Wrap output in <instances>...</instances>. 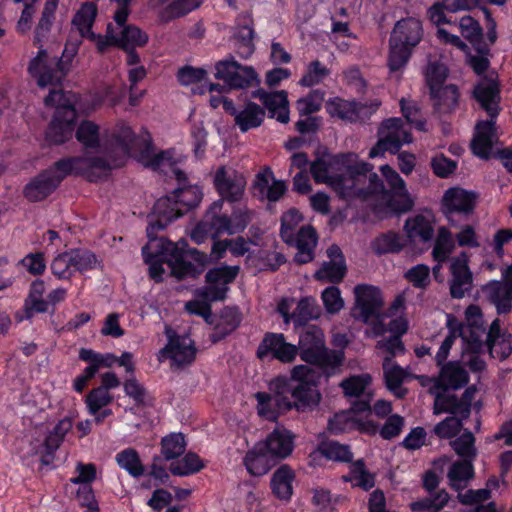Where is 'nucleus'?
<instances>
[{"label": "nucleus", "mask_w": 512, "mask_h": 512, "mask_svg": "<svg viewBox=\"0 0 512 512\" xmlns=\"http://www.w3.org/2000/svg\"><path fill=\"white\" fill-rule=\"evenodd\" d=\"M310 172L317 183L330 186L343 198H359L370 202L373 210L388 216L412 209L414 201L406 183L390 165L380 167L389 190L373 166L359 159L355 153L325 155L311 163Z\"/></svg>", "instance_id": "nucleus-1"}, {"label": "nucleus", "mask_w": 512, "mask_h": 512, "mask_svg": "<svg viewBox=\"0 0 512 512\" xmlns=\"http://www.w3.org/2000/svg\"><path fill=\"white\" fill-rule=\"evenodd\" d=\"M103 152L106 156L92 157L90 155L78 156L77 158L88 160V166L103 163L106 170L99 175L98 180L106 177L113 168L122 166L128 157H134L146 167L161 172H167L166 166H173L176 159L174 150L161 153H154L152 149L151 136L145 129L136 133L125 122H118L114 128L105 134Z\"/></svg>", "instance_id": "nucleus-2"}, {"label": "nucleus", "mask_w": 512, "mask_h": 512, "mask_svg": "<svg viewBox=\"0 0 512 512\" xmlns=\"http://www.w3.org/2000/svg\"><path fill=\"white\" fill-rule=\"evenodd\" d=\"M28 71L39 87L50 89L44 103L46 107L54 108L55 113L46 132V139L55 144L65 142L73 134L77 118V96L70 92L64 93L57 88L64 77L57 56H50L45 50L40 49L31 60Z\"/></svg>", "instance_id": "nucleus-3"}, {"label": "nucleus", "mask_w": 512, "mask_h": 512, "mask_svg": "<svg viewBox=\"0 0 512 512\" xmlns=\"http://www.w3.org/2000/svg\"><path fill=\"white\" fill-rule=\"evenodd\" d=\"M156 224L150 220L147 227L149 243L142 248V254L145 262L149 265V273L155 281H161L164 273L163 263H167L171 273L181 279L194 275V268L190 263L184 261L185 254H191L201 264H206L207 256L196 249H188L185 240L171 242L164 238H156Z\"/></svg>", "instance_id": "nucleus-4"}, {"label": "nucleus", "mask_w": 512, "mask_h": 512, "mask_svg": "<svg viewBox=\"0 0 512 512\" xmlns=\"http://www.w3.org/2000/svg\"><path fill=\"white\" fill-rule=\"evenodd\" d=\"M88 160L71 157L62 159L53 167L42 172L24 188L25 197L32 202L41 201L50 195L59 183L68 175H80L89 181H98L105 170L103 163L88 166Z\"/></svg>", "instance_id": "nucleus-5"}, {"label": "nucleus", "mask_w": 512, "mask_h": 512, "mask_svg": "<svg viewBox=\"0 0 512 512\" xmlns=\"http://www.w3.org/2000/svg\"><path fill=\"white\" fill-rule=\"evenodd\" d=\"M174 157L176 158L174 165L166 166L167 172L164 173L173 174L180 183L171 195L159 198L154 204L153 217L155 220H151L156 224L157 229H164L170 222L196 207L203 197L202 189L198 185L184 182L185 174L177 167V164L182 161V155L174 151Z\"/></svg>", "instance_id": "nucleus-6"}, {"label": "nucleus", "mask_w": 512, "mask_h": 512, "mask_svg": "<svg viewBox=\"0 0 512 512\" xmlns=\"http://www.w3.org/2000/svg\"><path fill=\"white\" fill-rule=\"evenodd\" d=\"M474 97L491 119L477 123L471 149L476 156L488 159L492 155L494 144L497 142L494 120L499 113L500 102V90L497 81L492 77L482 78L474 88Z\"/></svg>", "instance_id": "nucleus-7"}, {"label": "nucleus", "mask_w": 512, "mask_h": 512, "mask_svg": "<svg viewBox=\"0 0 512 512\" xmlns=\"http://www.w3.org/2000/svg\"><path fill=\"white\" fill-rule=\"evenodd\" d=\"M288 391L291 395V409L299 412L315 409L321 400V394L317 389L316 371L307 365H297L291 371V377H286Z\"/></svg>", "instance_id": "nucleus-8"}, {"label": "nucleus", "mask_w": 512, "mask_h": 512, "mask_svg": "<svg viewBox=\"0 0 512 512\" xmlns=\"http://www.w3.org/2000/svg\"><path fill=\"white\" fill-rule=\"evenodd\" d=\"M239 272V266H223L211 269L206 274V287L199 291L203 301L194 300L185 305L190 314L207 318L210 315V308L207 301L223 300L228 291V284L231 283Z\"/></svg>", "instance_id": "nucleus-9"}, {"label": "nucleus", "mask_w": 512, "mask_h": 512, "mask_svg": "<svg viewBox=\"0 0 512 512\" xmlns=\"http://www.w3.org/2000/svg\"><path fill=\"white\" fill-rule=\"evenodd\" d=\"M302 221V216L296 209H289L282 216L281 237L290 245L295 246L297 253L295 262L305 264L313 260L314 250L317 245V234L312 226H303L296 234L294 230Z\"/></svg>", "instance_id": "nucleus-10"}, {"label": "nucleus", "mask_w": 512, "mask_h": 512, "mask_svg": "<svg viewBox=\"0 0 512 512\" xmlns=\"http://www.w3.org/2000/svg\"><path fill=\"white\" fill-rule=\"evenodd\" d=\"M355 303L353 316L364 323H372L367 335L377 337L386 332L385 323L381 315L383 298L378 288L372 285L360 284L353 290Z\"/></svg>", "instance_id": "nucleus-11"}, {"label": "nucleus", "mask_w": 512, "mask_h": 512, "mask_svg": "<svg viewBox=\"0 0 512 512\" xmlns=\"http://www.w3.org/2000/svg\"><path fill=\"white\" fill-rule=\"evenodd\" d=\"M465 320L460 322L453 315L446 316L448 330L457 333L464 347L477 350L483 346L487 333L483 314L477 305H469L464 313Z\"/></svg>", "instance_id": "nucleus-12"}, {"label": "nucleus", "mask_w": 512, "mask_h": 512, "mask_svg": "<svg viewBox=\"0 0 512 512\" xmlns=\"http://www.w3.org/2000/svg\"><path fill=\"white\" fill-rule=\"evenodd\" d=\"M272 394L258 392L255 394L257 400L258 414L267 420H276L277 417L291 410L290 398L286 396L288 386L286 377H277L269 384Z\"/></svg>", "instance_id": "nucleus-13"}, {"label": "nucleus", "mask_w": 512, "mask_h": 512, "mask_svg": "<svg viewBox=\"0 0 512 512\" xmlns=\"http://www.w3.org/2000/svg\"><path fill=\"white\" fill-rule=\"evenodd\" d=\"M97 264L95 255L87 250L72 249L58 254L51 262L52 274L60 280L70 279L76 271L93 269Z\"/></svg>", "instance_id": "nucleus-14"}, {"label": "nucleus", "mask_w": 512, "mask_h": 512, "mask_svg": "<svg viewBox=\"0 0 512 512\" xmlns=\"http://www.w3.org/2000/svg\"><path fill=\"white\" fill-rule=\"evenodd\" d=\"M71 419L64 418L60 420L48 435L41 431H36L37 436L30 441L27 450H21L19 453L22 458H28L35 455H50L61 444L65 435L72 429Z\"/></svg>", "instance_id": "nucleus-15"}, {"label": "nucleus", "mask_w": 512, "mask_h": 512, "mask_svg": "<svg viewBox=\"0 0 512 512\" xmlns=\"http://www.w3.org/2000/svg\"><path fill=\"white\" fill-rule=\"evenodd\" d=\"M168 336L167 345L158 353V360L163 362L167 359L175 367L190 365L196 355L194 342L189 336L174 335L169 329L166 331Z\"/></svg>", "instance_id": "nucleus-16"}, {"label": "nucleus", "mask_w": 512, "mask_h": 512, "mask_svg": "<svg viewBox=\"0 0 512 512\" xmlns=\"http://www.w3.org/2000/svg\"><path fill=\"white\" fill-rule=\"evenodd\" d=\"M277 311L283 317L285 324L293 322L295 326H301L310 319L319 316V309L313 298L305 297L300 300L286 297L278 303Z\"/></svg>", "instance_id": "nucleus-17"}, {"label": "nucleus", "mask_w": 512, "mask_h": 512, "mask_svg": "<svg viewBox=\"0 0 512 512\" xmlns=\"http://www.w3.org/2000/svg\"><path fill=\"white\" fill-rule=\"evenodd\" d=\"M216 191L221 196L220 200L229 202L239 201L245 190L246 180L242 173L232 167H219L213 178Z\"/></svg>", "instance_id": "nucleus-18"}, {"label": "nucleus", "mask_w": 512, "mask_h": 512, "mask_svg": "<svg viewBox=\"0 0 512 512\" xmlns=\"http://www.w3.org/2000/svg\"><path fill=\"white\" fill-rule=\"evenodd\" d=\"M215 69V77L233 88H244L258 82L257 75L252 67L242 66L233 58L219 61Z\"/></svg>", "instance_id": "nucleus-19"}, {"label": "nucleus", "mask_w": 512, "mask_h": 512, "mask_svg": "<svg viewBox=\"0 0 512 512\" xmlns=\"http://www.w3.org/2000/svg\"><path fill=\"white\" fill-rule=\"evenodd\" d=\"M297 355V346L288 343L281 333H267L257 349L260 359L271 357L282 363L293 362Z\"/></svg>", "instance_id": "nucleus-20"}, {"label": "nucleus", "mask_w": 512, "mask_h": 512, "mask_svg": "<svg viewBox=\"0 0 512 512\" xmlns=\"http://www.w3.org/2000/svg\"><path fill=\"white\" fill-rule=\"evenodd\" d=\"M478 194L460 187H452L445 191L442 198V209L447 219L451 221L454 213L470 215L474 212Z\"/></svg>", "instance_id": "nucleus-21"}, {"label": "nucleus", "mask_w": 512, "mask_h": 512, "mask_svg": "<svg viewBox=\"0 0 512 512\" xmlns=\"http://www.w3.org/2000/svg\"><path fill=\"white\" fill-rule=\"evenodd\" d=\"M297 348L304 362L313 364L320 360L326 348L323 331L315 325L305 327L299 336Z\"/></svg>", "instance_id": "nucleus-22"}, {"label": "nucleus", "mask_w": 512, "mask_h": 512, "mask_svg": "<svg viewBox=\"0 0 512 512\" xmlns=\"http://www.w3.org/2000/svg\"><path fill=\"white\" fill-rule=\"evenodd\" d=\"M224 110L234 116L235 124L241 132L259 127L265 118L264 109L254 102L236 108L232 100H225Z\"/></svg>", "instance_id": "nucleus-23"}, {"label": "nucleus", "mask_w": 512, "mask_h": 512, "mask_svg": "<svg viewBox=\"0 0 512 512\" xmlns=\"http://www.w3.org/2000/svg\"><path fill=\"white\" fill-rule=\"evenodd\" d=\"M108 37L115 46L123 48L127 54L128 51H134L135 47L144 46L148 41L145 32L134 25H126V21L122 24L115 22V26L109 24Z\"/></svg>", "instance_id": "nucleus-24"}, {"label": "nucleus", "mask_w": 512, "mask_h": 512, "mask_svg": "<svg viewBox=\"0 0 512 512\" xmlns=\"http://www.w3.org/2000/svg\"><path fill=\"white\" fill-rule=\"evenodd\" d=\"M450 292L454 298H463L472 286V273L468 267V255L465 252L450 260Z\"/></svg>", "instance_id": "nucleus-25"}, {"label": "nucleus", "mask_w": 512, "mask_h": 512, "mask_svg": "<svg viewBox=\"0 0 512 512\" xmlns=\"http://www.w3.org/2000/svg\"><path fill=\"white\" fill-rule=\"evenodd\" d=\"M475 394L474 388H468L458 400L454 394L435 392L434 412L436 414L450 412L451 414L460 415V418L468 417L470 407Z\"/></svg>", "instance_id": "nucleus-26"}, {"label": "nucleus", "mask_w": 512, "mask_h": 512, "mask_svg": "<svg viewBox=\"0 0 512 512\" xmlns=\"http://www.w3.org/2000/svg\"><path fill=\"white\" fill-rule=\"evenodd\" d=\"M404 231L411 243H426L432 240L435 233V218L431 212H423L409 217Z\"/></svg>", "instance_id": "nucleus-27"}, {"label": "nucleus", "mask_w": 512, "mask_h": 512, "mask_svg": "<svg viewBox=\"0 0 512 512\" xmlns=\"http://www.w3.org/2000/svg\"><path fill=\"white\" fill-rule=\"evenodd\" d=\"M294 434L283 427L274 429L266 439L260 441L272 458L277 461L289 457L294 449Z\"/></svg>", "instance_id": "nucleus-28"}, {"label": "nucleus", "mask_w": 512, "mask_h": 512, "mask_svg": "<svg viewBox=\"0 0 512 512\" xmlns=\"http://www.w3.org/2000/svg\"><path fill=\"white\" fill-rule=\"evenodd\" d=\"M431 382L430 392L435 396V392L447 393V389L461 388L468 382V374L461 365L451 362L441 369L439 378Z\"/></svg>", "instance_id": "nucleus-29"}, {"label": "nucleus", "mask_w": 512, "mask_h": 512, "mask_svg": "<svg viewBox=\"0 0 512 512\" xmlns=\"http://www.w3.org/2000/svg\"><path fill=\"white\" fill-rule=\"evenodd\" d=\"M379 136L388 144L390 153H396L404 144L412 142L409 130L399 118H391L383 122L378 132Z\"/></svg>", "instance_id": "nucleus-30"}, {"label": "nucleus", "mask_w": 512, "mask_h": 512, "mask_svg": "<svg viewBox=\"0 0 512 512\" xmlns=\"http://www.w3.org/2000/svg\"><path fill=\"white\" fill-rule=\"evenodd\" d=\"M327 255L329 261L323 263L315 273V277L320 281L338 283L342 281L346 273L344 257L338 246L329 247Z\"/></svg>", "instance_id": "nucleus-31"}, {"label": "nucleus", "mask_w": 512, "mask_h": 512, "mask_svg": "<svg viewBox=\"0 0 512 512\" xmlns=\"http://www.w3.org/2000/svg\"><path fill=\"white\" fill-rule=\"evenodd\" d=\"M243 462L249 474L262 476L271 469L275 460L259 441L247 451Z\"/></svg>", "instance_id": "nucleus-32"}, {"label": "nucleus", "mask_w": 512, "mask_h": 512, "mask_svg": "<svg viewBox=\"0 0 512 512\" xmlns=\"http://www.w3.org/2000/svg\"><path fill=\"white\" fill-rule=\"evenodd\" d=\"M484 343L492 357L505 359L512 352L510 336L501 332L499 319L491 323Z\"/></svg>", "instance_id": "nucleus-33"}, {"label": "nucleus", "mask_w": 512, "mask_h": 512, "mask_svg": "<svg viewBox=\"0 0 512 512\" xmlns=\"http://www.w3.org/2000/svg\"><path fill=\"white\" fill-rule=\"evenodd\" d=\"M422 36V24L419 19L414 17L399 20L391 33V38L394 41H399L412 47L419 44Z\"/></svg>", "instance_id": "nucleus-34"}, {"label": "nucleus", "mask_w": 512, "mask_h": 512, "mask_svg": "<svg viewBox=\"0 0 512 512\" xmlns=\"http://www.w3.org/2000/svg\"><path fill=\"white\" fill-rule=\"evenodd\" d=\"M326 110L332 117L357 121L367 116V108L355 101L334 98L327 102Z\"/></svg>", "instance_id": "nucleus-35"}, {"label": "nucleus", "mask_w": 512, "mask_h": 512, "mask_svg": "<svg viewBox=\"0 0 512 512\" xmlns=\"http://www.w3.org/2000/svg\"><path fill=\"white\" fill-rule=\"evenodd\" d=\"M488 300L493 303L498 314H505L511 311L512 287L501 281H491L483 287Z\"/></svg>", "instance_id": "nucleus-36"}, {"label": "nucleus", "mask_w": 512, "mask_h": 512, "mask_svg": "<svg viewBox=\"0 0 512 512\" xmlns=\"http://www.w3.org/2000/svg\"><path fill=\"white\" fill-rule=\"evenodd\" d=\"M112 400L113 396L105 388H95L86 396L88 412L95 417L96 423H102L106 417L112 415V410L107 408Z\"/></svg>", "instance_id": "nucleus-37"}, {"label": "nucleus", "mask_w": 512, "mask_h": 512, "mask_svg": "<svg viewBox=\"0 0 512 512\" xmlns=\"http://www.w3.org/2000/svg\"><path fill=\"white\" fill-rule=\"evenodd\" d=\"M257 97L268 110L270 117L276 118L281 123L289 121L288 99L285 91L273 93L258 91Z\"/></svg>", "instance_id": "nucleus-38"}, {"label": "nucleus", "mask_w": 512, "mask_h": 512, "mask_svg": "<svg viewBox=\"0 0 512 512\" xmlns=\"http://www.w3.org/2000/svg\"><path fill=\"white\" fill-rule=\"evenodd\" d=\"M237 53L242 58L250 57L254 52V31L249 14L239 17L238 26L234 34Z\"/></svg>", "instance_id": "nucleus-39"}, {"label": "nucleus", "mask_w": 512, "mask_h": 512, "mask_svg": "<svg viewBox=\"0 0 512 512\" xmlns=\"http://www.w3.org/2000/svg\"><path fill=\"white\" fill-rule=\"evenodd\" d=\"M255 186L262 197L269 201H277L286 191V184L276 180L270 169H265L256 176Z\"/></svg>", "instance_id": "nucleus-40"}, {"label": "nucleus", "mask_w": 512, "mask_h": 512, "mask_svg": "<svg viewBox=\"0 0 512 512\" xmlns=\"http://www.w3.org/2000/svg\"><path fill=\"white\" fill-rule=\"evenodd\" d=\"M295 474L288 465L280 466L271 478V488L275 496L281 500H289L293 493Z\"/></svg>", "instance_id": "nucleus-41"}, {"label": "nucleus", "mask_w": 512, "mask_h": 512, "mask_svg": "<svg viewBox=\"0 0 512 512\" xmlns=\"http://www.w3.org/2000/svg\"><path fill=\"white\" fill-rule=\"evenodd\" d=\"M223 204V200H217L210 205L206 212V220L210 230L213 231V238L224 233L232 235L230 216L221 214Z\"/></svg>", "instance_id": "nucleus-42"}, {"label": "nucleus", "mask_w": 512, "mask_h": 512, "mask_svg": "<svg viewBox=\"0 0 512 512\" xmlns=\"http://www.w3.org/2000/svg\"><path fill=\"white\" fill-rule=\"evenodd\" d=\"M383 371L387 388L396 397H403L405 394V389L402 387V383L407 377V372L395 362H393L390 357L384 358Z\"/></svg>", "instance_id": "nucleus-43"}, {"label": "nucleus", "mask_w": 512, "mask_h": 512, "mask_svg": "<svg viewBox=\"0 0 512 512\" xmlns=\"http://www.w3.org/2000/svg\"><path fill=\"white\" fill-rule=\"evenodd\" d=\"M76 138L85 148H102L105 135H102L100 127L89 120L80 123L76 130ZM102 154L104 152L102 151Z\"/></svg>", "instance_id": "nucleus-44"}, {"label": "nucleus", "mask_w": 512, "mask_h": 512, "mask_svg": "<svg viewBox=\"0 0 512 512\" xmlns=\"http://www.w3.org/2000/svg\"><path fill=\"white\" fill-rule=\"evenodd\" d=\"M204 0H173L159 10V18L163 22L183 17L201 6Z\"/></svg>", "instance_id": "nucleus-45"}, {"label": "nucleus", "mask_w": 512, "mask_h": 512, "mask_svg": "<svg viewBox=\"0 0 512 512\" xmlns=\"http://www.w3.org/2000/svg\"><path fill=\"white\" fill-rule=\"evenodd\" d=\"M356 412H370V405L367 402L355 404L350 411H343L335 414L329 420L328 429L333 433H340L351 429L354 425Z\"/></svg>", "instance_id": "nucleus-46"}, {"label": "nucleus", "mask_w": 512, "mask_h": 512, "mask_svg": "<svg viewBox=\"0 0 512 512\" xmlns=\"http://www.w3.org/2000/svg\"><path fill=\"white\" fill-rule=\"evenodd\" d=\"M406 245L405 238L399 233L389 231L377 236L371 247L377 254L396 253Z\"/></svg>", "instance_id": "nucleus-47"}, {"label": "nucleus", "mask_w": 512, "mask_h": 512, "mask_svg": "<svg viewBox=\"0 0 512 512\" xmlns=\"http://www.w3.org/2000/svg\"><path fill=\"white\" fill-rule=\"evenodd\" d=\"M413 48L414 47L402 42L394 41V39L390 37L388 67L391 72H398L406 66Z\"/></svg>", "instance_id": "nucleus-48"}, {"label": "nucleus", "mask_w": 512, "mask_h": 512, "mask_svg": "<svg viewBox=\"0 0 512 512\" xmlns=\"http://www.w3.org/2000/svg\"><path fill=\"white\" fill-rule=\"evenodd\" d=\"M472 477L473 467L468 460L454 462L448 472L450 486L455 490L465 488Z\"/></svg>", "instance_id": "nucleus-49"}, {"label": "nucleus", "mask_w": 512, "mask_h": 512, "mask_svg": "<svg viewBox=\"0 0 512 512\" xmlns=\"http://www.w3.org/2000/svg\"><path fill=\"white\" fill-rule=\"evenodd\" d=\"M454 248L452 233L446 227H440L432 250L433 259L439 263L446 261Z\"/></svg>", "instance_id": "nucleus-50"}, {"label": "nucleus", "mask_w": 512, "mask_h": 512, "mask_svg": "<svg viewBox=\"0 0 512 512\" xmlns=\"http://www.w3.org/2000/svg\"><path fill=\"white\" fill-rule=\"evenodd\" d=\"M345 481H349L354 486L368 490L374 486V475L366 468L362 460H358L350 465L349 474L343 476Z\"/></svg>", "instance_id": "nucleus-51"}, {"label": "nucleus", "mask_w": 512, "mask_h": 512, "mask_svg": "<svg viewBox=\"0 0 512 512\" xmlns=\"http://www.w3.org/2000/svg\"><path fill=\"white\" fill-rule=\"evenodd\" d=\"M439 95H431L434 105L439 112H451L458 102V90L455 85H445L437 88Z\"/></svg>", "instance_id": "nucleus-52"}, {"label": "nucleus", "mask_w": 512, "mask_h": 512, "mask_svg": "<svg viewBox=\"0 0 512 512\" xmlns=\"http://www.w3.org/2000/svg\"><path fill=\"white\" fill-rule=\"evenodd\" d=\"M97 14V8L93 3H84L73 18V25L77 28L83 37H86L91 31Z\"/></svg>", "instance_id": "nucleus-53"}, {"label": "nucleus", "mask_w": 512, "mask_h": 512, "mask_svg": "<svg viewBox=\"0 0 512 512\" xmlns=\"http://www.w3.org/2000/svg\"><path fill=\"white\" fill-rule=\"evenodd\" d=\"M125 96V88L123 85H105L102 90L93 99L89 110H95L102 104L115 106L119 104Z\"/></svg>", "instance_id": "nucleus-54"}, {"label": "nucleus", "mask_w": 512, "mask_h": 512, "mask_svg": "<svg viewBox=\"0 0 512 512\" xmlns=\"http://www.w3.org/2000/svg\"><path fill=\"white\" fill-rule=\"evenodd\" d=\"M118 465L130 475L139 477L144 472L138 453L131 448L125 449L116 455Z\"/></svg>", "instance_id": "nucleus-55"}, {"label": "nucleus", "mask_w": 512, "mask_h": 512, "mask_svg": "<svg viewBox=\"0 0 512 512\" xmlns=\"http://www.w3.org/2000/svg\"><path fill=\"white\" fill-rule=\"evenodd\" d=\"M204 467L203 461L195 453H187L180 461L170 465V471L174 475L186 476L197 473Z\"/></svg>", "instance_id": "nucleus-56"}, {"label": "nucleus", "mask_w": 512, "mask_h": 512, "mask_svg": "<svg viewBox=\"0 0 512 512\" xmlns=\"http://www.w3.org/2000/svg\"><path fill=\"white\" fill-rule=\"evenodd\" d=\"M448 501V493L444 490H441L433 496L411 503L410 506L413 511L438 512L447 505Z\"/></svg>", "instance_id": "nucleus-57"}, {"label": "nucleus", "mask_w": 512, "mask_h": 512, "mask_svg": "<svg viewBox=\"0 0 512 512\" xmlns=\"http://www.w3.org/2000/svg\"><path fill=\"white\" fill-rule=\"evenodd\" d=\"M447 77V68L445 65L437 62H430L426 68V79L430 87L431 95L438 96L437 88L445 86Z\"/></svg>", "instance_id": "nucleus-58"}, {"label": "nucleus", "mask_w": 512, "mask_h": 512, "mask_svg": "<svg viewBox=\"0 0 512 512\" xmlns=\"http://www.w3.org/2000/svg\"><path fill=\"white\" fill-rule=\"evenodd\" d=\"M186 447L184 436L181 433H172L162 439V453L166 459L180 456Z\"/></svg>", "instance_id": "nucleus-59"}, {"label": "nucleus", "mask_w": 512, "mask_h": 512, "mask_svg": "<svg viewBox=\"0 0 512 512\" xmlns=\"http://www.w3.org/2000/svg\"><path fill=\"white\" fill-rule=\"evenodd\" d=\"M321 454L327 459L348 462L352 458V453L347 445L335 441L323 443L320 447Z\"/></svg>", "instance_id": "nucleus-60"}, {"label": "nucleus", "mask_w": 512, "mask_h": 512, "mask_svg": "<svg viewBox=\"0 0 512 512\" xmlns=\"http://www.w3.org/2000/svg\"><path fill=\"white\" fill-rule=\"evenodd\" d=\"M58 6V0H47L35 31V38L40 41L50 30L55 12Z\"/></svg>", "instance_id": "nucleus-61"}, {"label": "nucleus", "mask_w": 512, "mask_h": 512, "mask_svg": "<svg viewBox=\"0 0 512 512\" xmlns=\"http://www.w3.org/2000/svg\"><path fill=\"white\" fill-rule=\"evenodd\" d=\"M371 383L369 374L351 376L341 382V387L346 396L356 397L362 394Z\"/></svg>", "instance_id": "nucleus-62"}, {"label": "nucleus", "mask_w": 512, "mask_h": 512, "mask_svg": "<svg viewBox=\"0 0 512 512\" xmlns=\"http://www.w3.org/2000/svg\"><path fill=\"white\" fill-rule=\"evenodd\" d=\"M458 28L462 36L472 44L479 42L482 36L480 24L471 16L466 15L461 17L458 22Z\"/></svg>", "instance_id": "nucleus-63"}, {"label": "nucleus", "mask_w": 512, "mask_h": 512, "mask_svg": "<svg viewBox=\"0 0 512 512\" xmlns=\"http://www.w3.org/2000/svg\"><path fill=\"white\" fill-rule=\"evenodd\" d=\"M321 299L326 311L330 314L340 312L344 307L341 291L336 286L327 287L321 294Z\"/></svg>", "instance_id": "nucleus-64"}]
</instances>
